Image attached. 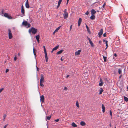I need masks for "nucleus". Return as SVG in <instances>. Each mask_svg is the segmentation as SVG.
I'll return each instance as SVG.
<instances>
[{
  "label": "nucleus",
  "mask_w": 128,
  "mask_h": 128,
  "mask_svg": "<svg viewBox=\"0 0 128 128\" xmlns=\"http://www.w3.org/2000/svg\"><path fill=\"white\" fill-rule=\"evenodd\" d=\"M37 32V29L33 27L31 28L28 30V32L30 34H31V33L34 34H36Z\"/></svg>",
  "instance_id": "nucleus-1"
},
{
  "label": "nucleus",
  "mask_w": 128,
  "mask_h": 128,
  "mask_svg": "<svg viewBox=\"0 0 128 128\" xmlns=\"http://www.w3.org/2000/svg\"><path fill=\"white\" fill-rule=\"evenodd\" d=\"M44 75L41 74L40 75V85L41 86L43 87L44 85L42 84L44 82Z\"/></svg>",
  "instance_id": "nucleus-2"
},
{
  "label": "nucleus",
  "mask_w": 128,
  "mask_h": 128,
  "mask_svg": "<svg viewBox=\"0 0 128 128\" xmlns=\"http://www.w3.org/2000/svg\"><path fill=\"white\" fill-rule=\"evenodd\" d=\"M8 35L9 38L10 39H11L13 37L12 34L10 29H8Z\"/></svg>",
  "instance_id": "nucleus-3"
},
{
  "label": "nucleus",
  "mask_w": 128,
  "mask_h": 128,
  "mask_svg": "<svg viewBox=\"0 0 128 128\" xmlns=\"http://www.w3.org/2000/svg\"><path fill=\"white\" fill-rule=\"evenodd\" d=\"M4 16L9 19H11L12 18V16L8 14L7 13H5L4 14Z\"/></svg>",
  "instance_id": "nucleus-4"
},
{
  "label": "nucleus",
  "mask_w": 128,
  "mask_h": 128,
  "mask_svg": "<svg viewBox=\"0 0 128 128\" xmlns=\"http://www.w3.org/2000/svg\"><path fill=\"white\" fill-rule=\"evenodd\" d=\"M103 30L102 29H101L100 32H99L98 33V37L99 38L101 37V36L102 35L103 33Z\"/></svg>",
  "instance_id": "nucleus-5"
},
{
  "label": "nucleus",
  "mask_w": 128,
  "mask_h": 128,
  "mask_svg": "<svg viewBox=\"0 0 128 128\" xmlns=\"http://www.w3.org/2000/svg\"><path fill=\"white\" fill-rule=\"evenodd\" d=\"M63 16L64 19H66L68 16V12L64 13Z\"/></svg>",
  "instance_id": "nucleus-6"
},
{
  "label": "nucleus",
  "mask_w": 128,
  "mask_h": 128,
  "mask_svg": "<svg viewBox=\"0 0 128 128\" xmlns=\"http://www.w3.org/2000/svg\"><path fill=\"white\" fill-rule=\"evenodd\" d=\"M104 84V82L102 81V80L101 78H100V83L99 84V85L100 86H102Z\"/></svg>",
  "instance_id": "nucleus-7"
},
{
  "label": "nucleus",
  "mask_w": 128,
  "mask_h": 128,
  "mask_svg": "<svg viewBox=\"0 0 128 128\" xmlns=\"http://www.w3.org/2000/svg\"><path fill=\"white\" fill-rule=\"evenodd\" d=\"M81 52V50H79L77 51L76 52H75V56H78L80 54V52Z\"/></svg>",
  "instance_id": "nucleus-8"
},
{
  "label": "nucleus",
  "mask_w": 128,
  "mask_h": 128,
  "mask_svg": "<svg viewBox=\"0 0 128 128\" xmlns=\"http://www.w3.org/2000/svg\"><path fill=\"white\" fill-rule=\"evenodd\" d=\"M40 100L42 102H43L44 101V96L42 95L40 97Z\"/></svg>",
  "instance_id": "nucleus-9"
},
{
  "label": "nucleus",
  "mask_w": 128,
  "mask_h": 128,
  "mask_svg": "<svg viewBox=\"0 0 128 128\" xmlns=\"http://www.w3.org/2000/svg\"><path fill=\"white\" fill-rule=\"evenodd\" d=\"M21 12L22 14H24V8L23 5H22L21 6Z\"/></svg>",
  "instance_id": "nucleus-10"
},
{
  "label": "nucleus",
  "mask_w": 128,
  "mask_h": 128,
  "mask_svg": "<svg viewBox=\"0 0 128 128\" xmlns=\"http://www.w3.org/2000/svg\"><path fill=\"white\" fill-rule=\"evenodd\" d=\"M58 47H59V46L58 45V46H57L55 47L54 48H53L51 51V52L52 53L54 51L56 50L58 48Z\"/></svg>",
  "instance_id": "nucleus-11"
},
{
  "label": "nucleus",
  "mask_w": 128,
  "mask_h": 128,
  "mask_svg": "<svg viewBox=\"0 0 128 128\" xmlns=\"http://www.w3.org/2000/svg\"><path fill=\"white\" fill-rule=\"evenodd\" d=\"M23 25L26 26L28 24V22L26 21H24L23 22L22 24Z\"/></svg>",
  "instance_id": "nucleus-12"
},
{
  "label": "nucleus",
  "mask_w": 128,
  "mask_h": 128,
  "mask_svg": "<svg viewBox=\"0 0 128 128\" xmlns=\"http://www.w3.org/2000/svg\"><path fill=\"white\" fill-rule=\"evenodd\" d=\"M82 21V19L81 18H79L78 20V26H79L81 22Z\"/></svg>",
  "instance_id": "nucleus-13"
},
{
  "label": "nucleus",
  "mask_w": 128,
  "mask_h": 128,
  "mask_svg": "<svg viewBox=\"0 0 128 128\" xmlns=\"http://www.w3.org/2000/svg\"><path fill=\"white\" fill-rule=\"evenodd\" d=\"M96 13V11L92 9L91 10V13L92 15L95 14Z\"/></svg>",
  "instance_id": "nucleus-14"
},
{
  "label": "nucleus",
  "mask_w": 128,
  "mask_h": 128,
  "mask_svg": "<svg viewBox=\"0 0 128 128\" xmlns=\"http://www.w3.org/2000/svg\"><path fill=\"white\" fill-rule=\"evenodd\" d=\"M102 112L104 113L105 112V107L104 106L103 104H102Z\"/></svg>",
  "instance_id": "nucleus-15"
},
{
  "label": "nucleus",
  "mask_w": 128,
  "mask_h": 128,
  "mask_svg": "<svg viewBox=\"0 0 128 128\" xmlns=\"http://www.w3.org/2000/svg\"><path fill=\"white\" fill-rule=\"evenodd\" d=\"M88 40H89V42L90 43V44L91 46H94L93 43L92 42L90 38H88Z\"/></svg>",
  "instance_id": "nucleus-16"
},
{
  "label": "nucleus",
  "mask_w": 128,
  "mask_h": 128,
  "mask_svg": "<svg viewBox=\"0 0 128 128\" xmlns=\"http://www.w3.org/2000/svg\"><path fill=\"white\" fill-rule=\"evenodd\" d=\"M25 5L26 7V8H29L30 6L28 4V2H26Z\"/></svg>",
  "instance_id": "nucleus-17"
},
{
  "label": "nucleus",
  "mask_w": 128,
  "mask_h": 128,
  "mask_svg": "<svg viewBox=\"0 0 128 128\" xmlns=\"http://www.w3.org/2000/svg\"><path fill=\"white\" fill-rule=\"evenodd\" d=\"M45 54L46 61V62H47L48 61V58L47 56V53H45Z\"/></svg>",
  "instance_id": "nucleus-18"
},
{
  "label": "nucleus",
  "mask_w": 128,
  "mask_h": 128,
  "mask_svg": "<svg viewBox=\"0 0 128 128\" xmlns=\"http://www.w3.org/2000/svg\"><path fill=\"white\" fill-rule=\"evenodd\" d=\"M63 51V50H60L58 51L56 53V54H61Z\"/></svg>",
  "instance_id": "nucleus-19"
},
{
  "label": "nucleus",
  "mask_w": 128,
  "mask_h": 128,
  "mask_svg": "<svg viewBox=\"0 0 128 128\" xmlns=\"http://www.w3.org/2000/svg\"><path fill=\"white\" fill-rule=\"evenodd\" d=\"M72 126L74 127H77V126L74 122H73L72 123Z\"/></svg>",
  "instance_id": "nucleus-20"
},
{
  "label": "nucleus",
  "mask_w": 128,
  "mask_h": 128,
  "mask_svg": "<svg viewBox=\"0 0 128 128\" xmlns=\"http://www.w3.org/2000/svg\"><path fill=\"white\" fill-rule=\"evenodd\" d=\"M80 124L82 126H84L86 125V123L84 122L81 121L80 122Z\"/></svg>",
  "instance_id": "nucleus-21"
},
{
  "label": "nucleus",
  "mask_w": 128,
  "mask_h": 128,
  "mask_svg": "<svg viewBox=\"0 0 128 128\" xmlns=\"http://www.w3.org/2000/svg\"><path fill=\"white\" fill-rule=\"evenodd\" d=\"M76 105L77 107L79 108L80 106L79 105V103L78 101H76Z\"/></svg>",
  "instance_id": "nucleus-22"
},
{
  "label": "nucleus",
  "mask_w": 128,
  "mask_h": 128,
  "mask_svg": "<svg viewBox=\"0 0 128 128\" xmlns=\"http://www.w3.org/2000/svg\"><path fill=\"white\" fill-rule=\"evenodd\" d=\"M95 18V16L94 15H92L90 17V18L92 20H94Z\"/></svg>",
  "instance_id": "nucleus-23"
},
{
  "label": "nucleus",
  "mask_w": 128,
  "mask_h": 128,
  "mask_svg": "<svg viewBox=\"0 0 128 128\" xmlns=\"http://www.w3.org/2000/svg\"><path fill=\"white\" fill-rule=\"evenodd\" d=\"M51 118V116H46V119H47L48 120H50V119Z\"/></svg>",
  "instance_id": "nucleus-24"
},
{
  "label": "nucleus",
  "mask_w": 128,
  "mask_h": 128,
  "mask_svg": "<svg viewBox=\"0 0 128 128\" xmlns=\"http://www.w3.org/2000/svg\"><path fill=\"white\" fill-rule=\"evenodd\" d=\"M86 28L88 32L90 33V31L88 27V26L86 25Z\"/></svg>",
  "instance_id": "nucleus-25"
},
{
  "label": "nucleus",
  "mask_w": 128,
  "mask_h": 128,
  "mask_svg": "<svg viewBox=\"0 0 128 128\" xmlns=\"http://www.w3.org/2000/svg\"><path fill=\"white\" fill-rule=\"evenodd\" d=\"M124 100L126 102L128 101V98L126 96H124Z\"/></svg>",
  "instance_id": "nucleus-26"
},
{
  "label": "nucleus",
  "mask_w": 128,
  "mask_h": 128,
  "mask_svg": "<svg viewBox=\"0 0 128 128\" xmlns=\"http://www.w3.org/2000/svg\"><path fill=\"white\" fill-rule=\"evenodd\" d=\"M40 36L39 35H38L36 36V40L39 39Z\"/></svg>",
  "instance_id": "nucleus-27"
},
{
  "label": "nucleus",
  "mask_w": 128,
  "mask_h": 128,
  "mask_svg": "<svg viewBox=\"0 0 128 128\" xmlns=\"http://www.w3.org/2000/svg\"><path fill=\"white\" fill-rule=\"evenodd\" d=\"M103 57L104 58V62H106V61L107 57L106 56H103Z\"/></svg>",
  "instance_id": "nucleus-28"
},
{
  "label": "nucleus",
  "mask_w": 128,
  "mask_h": 128,
  "mask_svg": "<svg viewBox=\"0 0 128 128\" xmlns=\"http://www.w3.org/2000/svg\"><path fill=\"white\" fill-rule=\"evenodd\" d=\"M61 27V26H60L57 28L55 30H56V31L57 32L58 31V30L60 29Z\"/></svg>",
  "instance_id": "nucleus-29"
},
{
  "label": "nucleus",
  "mask_w": 128,
  "mask_h": 128,
  "mask_svg": "<svg viewBox=\"0 0 128 128\" xmlns=\"http://www.w3.org/2000/svg\"><path fill=\"white\" fill-rule=\"evenodd\" d=\"M103 91V90L101 88V89L100 90L99 94H102V92Z\"/></svg>",
  "instance_id": "nucleus-30"
},
{
  "label": "nucleus",
  "mask_w": 128,
  "mask_h": 128,
  "mask_svg": "<svg viewBox=\"0 0 128 128\" xmlns=\"http://www.w3.org/2000/svg\"><path fill=\"white\" fill-rule=\"evenodd\" d=\"M6 114H4V115L3 116V120L4 121L5 120L6 118Z\"/></svg>",
  "instance_id": "nucleus-31"
},
{
  "label": "nucleus",
  "mask_w": 128,
  "mask_h": 128,
  "mask_svg": "<svg viewBox=\"0 0 128 128\" xmlns=\"http://www.w3.org/2000/svg\"><path fill=\"white\" fill-rule=\"evenodd\" d=\"M33 53H34V55L35 56H36V54L35 52V50L34 48H33Z\"/></svg>",
  "instance_id": "nucleus-32"
},
{
  "label": "nucleus",
  "mask_w": 128,
  "mask_h": 128,
  "mask_svg": "<svg viewBox=\"0 0 128 128\" xmlns=\"http://www.w3.org/2000/svg\"><path fill=\"white\" fill-rule=\"evenodd\" d=\"M118 72L119 74H120L121 72V70L120 68H119L118 69Z\"/></svg>",
  "instance_id": "nucleus-33"
},
{
  "label": "nucleus",
  "mask_w": 128,
  "mask_h": 128,
  "mask_svg": "<svg viewBox=\"0 0 128 128\" xmlns=\"http://www.w3.org/2000/svg\"><path fill=\"white\" fill-rule=\"evenodd\" d=\"M44 53L45 54V53H46V49L45 48V46H44Z\"/></svg>",
  "instance_id": "nucleus-34"
},
{
  "label": "nucleus",
  "mask_w": 128,
  "mask_h": 128,
  "mask_svg": "<svg viewBox=\"0 0 128 128\" xmlns=\"http://www.w3.org/2000/svg\"><path fill=\"white\" fill-rule=\"evenodd\" d=\"M106 48H107L108 46V41L107 40L106 41Z\"/></svg>",
  "instance_id": "nucleus-35"
},
{
  "label": "nucleus",
  "mask_w": 128,
  "mask_h": 128,
  "mask_svg": "<svg viewBox=\"0 0 128 128\" xmlns=\"http://www.w3.org/2000/svg\"><path fill=\"white\" fill-rule=\"evenodd\" d=\"M62 0H59L58 2V4H60L61 2H62Z\"/></svg>",
  "instance_id": "nucleus-36"
},
{
  "label": "nucleus",
  "mask_w": 128,
  "mask_h": 128,
  "mask_svg": "<svg viewBox=\"0 0 128 128\" xmlns=\"http://www.w3.org/2000/svg\"><path fill=\"white\" fill-rule=\"evenodd\" d=\"M112 111L111 110H110V114L111 116H112Z\"/></svg>",
  "instance_id": "nucleus-37"
},
{
  "label": "nucleus",
  "mask_w": 128,
  "mask_h": 128,
  "mask_svg": "<svg viewBox=\"0 0 128 128\" xmlns=\"http://www.w3.org/2000/svg\"><path fill=\"white\" fill-rule=\"evenodd\" d=\"M4 90L3 88H2L0 89V93L1 92L2 90Z\"/></svg>",
  "instance_id": "nucleus-38"
},
{
  "label": "nucleus",
  "mask_w": 128,
  "mask_h": 128,
  "mask_svg": "<svg viewBox=\"0 0 128 128\" xmlns=\"http://www.w3.org/2000/svg\"><path fill=\"white\" fill-rule=\"evenodd\" d=\"M64 90H67V88L66 87H64Z\"/></svg>",
  "instance_id": "nucleus-39"
},
{
  "label": "nucleus",
  "mask_w": 128,
  "mask_h": 128,
  "mask_svg": "<svg viewBox=\"0 0 128 128\" xmlns=\"http://www.w3.org/2000/svg\"><path fill=\"white\" fill-rule=\"evenodd\" d=\"M14 60L15 61H16L17 59V57H16V56H15L14 57Z\"/></svg>",
  "instance_id": "nucleus-40"
},
{
  "label": "nucleus",
  "mask_w": 128,
  "mask_h": 128,
  "mask_svg": "<svg viewBox=\"0 0 128 128\" xmlns=\"http://www.w3.org/2000/svg\"><path fill=\"white\" fill-rule=\"evenodd\" d=\"M60 4H58V6H57V7H56L57 9H58V8L59 7V6H60Z\"/></svg>",
  "instance_id": "nucleus-41"
},
{
  "label": "nucleus",
  "mask_w": 128,
  "mask_h": 128,
  "mask_svg": "<svg viewBox=\"0 0 128 128\" xmlns=\"http://www.w3.org/2000/svg\"><path fill=\"white\" fill-rule=\"evenodd\" d=\"M89 14L88 12V11H87L86 13H85V14L86 15L88 14Z\"/></svg>",
  "instance_id": "nucleus-42"
},
{
  "label": "nucleus",
  "mask_w": 128,
  "mask_h": 128,
  "mask_svg": "<svg viewBox=\"0 0 128 128\" xmlns=\"http://www.w3.org/2000/svg\"><path fill=\"white\" fill-rule=\"evenodd\" d=\"M59 120V119H57L55 121L56 122H58Z\"/></svg>",
  "instance_id": "nucleus-43"
},
{
  "label": "nucleus",
  "mask_w": 128,
  "mask_h": 128,
  "mask_svg": "<svg viewBox=\"0 0 128 128\" xmlns=\"http://www.w3.org/2000/svg\"><path fill=\"white\" fill-rule=\"evenodd\" d=\"M63 56L61 58L60 60L61 61H62L64 60V59L62 58Z\"/></svg>",
  "instance_id": "nucleus-44"
},
{
  "label": "nucleus",
  "mask_w": 128,
  "mask_h": 128,
  "mask_svg": "<svg viewBox=\"0 0 128 128\" xmlns=\"http://www.w3.org/2000/svg\"><path fill=\"white\" fill-rule=\"evenodd\" d=\"M72 25H71L70 26V31L71 29H72Z\"/></svg>",
  "instance_id": "nucleus-45"
},
{
  "label": "nucleus",
  "mask_w": 128,
  "mask_h": 128,
  "mask_svg": "<svg viewBox=\"0 0 128 128\" xmlns=\"http://www.w3.org/2000/svg\"><path fill=\"white\" fill-rule=\"evenodd\" d=\"M9 71V70H8V69H6V73L8 72Z\"/></svg>",
  "instance_id": "nucleus-46"
},
{
  "label": "nucleus",
  "mask_w": 128,
  "mask_h": 128,
  "mask_svg": "<svg viewBox=\"0 0 128 128\" xmlns=\"http://www.w3.org/2000/svg\"><path fill=\"white\" fill-rule=\"evenodd\" d=\"M106 33H104L103 34V36L104 37H106Z\"/></svg>",
  "instance_id": "nucleus-47"
},
{
  "label": "nucleus",
  "mask_w": 128,
  "mask_h": 128,
  "mask_svg": "<svg viewBox=\"0 0 128 128\" xmlns=\"http://www.w3.org/2000/svg\"><path fill=\"white\" fill-rule=\"evenodd\" d=\"M7 126H8V124H6V125H5V126H4V128H6V127Z\"/></svg>",
  "instance_id": "nucleus-48"
},
{
  "label": "nucleus",
  "mask_w": 128,
  "mask_h": 128,
  "mask_svg": "<svg viewBox=\"0 0 128 128\" xmlns=\"http://www.w3.org/2000/svg\"><path fill=\"white\" fill-rule=\"evenodd\" d=\"M66 12H68L66 11V9H65V10H64V13H66Z\"/></svg>",
  "instance_id": "nucleus-49"
},
{
  "label": "nucleus",
  "mask_w": 128,
  "mask_h": 128,
  "mask_svg": "<svg viewBox=\"0 0 128 128\" xmlns=\"http://www.w3.org/2000/svg\"><path fill=\"white\" fill-rule=\"evenodd\" d=\"M114 56L116 57L117 56V54H116V53H115L114 54Z\"/></svg>",
  "instance_id": "nucleus-50"
},
{
  "label": "nucleus",
  "mask_w": 128,
  "mask_h": 128,
  "mask_svg": "<svg viewBox=\"0 0 128 128\" xmlns=\"http://www.w3.org/2000/svg\"><path fill=\"white\" fill-rule=\"evenodd\" d=\"M106 5V4L105 3L102 6V7L103 8H104L105 6V5Z\"/></svg>",
  "instance_id": "nucleus-51"
},
{
  "label": "nucleus",
  "mask_w": 128,
  "mask_h": 128,
  "mask_svg": "<svg viewBox=\"0 0 128 128\" xmlns=\"http://www.w3.org/2000/svg\"><path fill=\"white\" fill-rule=\"evenodd\" d=\"M28 26L29 27L30 26V24H28Z\"/></svg>",
  "instance_id": "nucleus-52"
},
{
  "label": "nucleus",
  "mask_w": 128,
  "mask_h": 128,
  "mask_svg": "<svg viewBox=\"0 0 128 128\" xmlns=\"http://www.w3.org/2000/svg\"><path fill=\"white\" fill-rule=\"evenodd\" d=\"M56 32H57L56 31V30H55L53 33V34H54Z\"/></svg>",
  "instance_id": "nucleus-53"
},
{
  "label": "nucleus",
  "mask_w": 128,
  "mask_h": 128,
  "mask_svg": "<svg viewBox=\"0 0 128 128\" xmlns=\"http://www.w3.org/2000/svg\"><path fill=\"white\" fill-rule=\"evenodd\" d=\"M37 41V42L38 43L40 42V40L39 39L36 40Z\"/></svg>",
  "instance_id": "nucleus-54"
},
{
  "label": "nucleus",
  "mask_w": 128,
  "mask_h": 128,
  "mask_svg": "<svg viewBox=\"0 0 128 128\" xmlns=\"http://www.w3.org/2000/svg\"><path fill=\"white\" fill-rule=\"evenodd\" d=\"M69 0H67V3H66V4H68V1H69Z\"/></svg>",
  "instance_id": "nucleus-55"
},
{
  "label": "nucleus",
  "mask_w": 128,
  "mask_h": 128,
  "mask_svg": "<svg viewBox=\"0 0 128 128\" xmlns=\"http://www.w3.org/2000/svg\"><path fill=\"white\" fill-rule=\"evenodd\" d=\"M36 66V68H37V71H38V67H37V66Z\"/></svg>",
  "instance_id": "nucleus-56"
},
{
  "label": "nucleus",
  "mask_w": 128,
  "mask_h": 128,
  "mask_svg": "<svg viewBox=\"0 0 128 128\" xmlns=\"http://www.w3.org/2000/svg\"><path fill=\"white\" fill-rule=\"evenodd\" d=\"M70 76L69 75H68L66 76V78H68V77H69Z\"/></svg>",
  "instance_id": "nucleus-57"
},
{
  "label": "nucleus",
  "mask_w": 128,
  "mask_h": 128,
  "mask_svg": "<svg viewBox=\"0 0 128 128\" xmlns=\"http://www.w3.org/2000/svg\"><path fill=\"white\" fill-rule=\"evenodd\" d=\"M26 2H28V0H26Z\"/></svg>",
  "instance_id": "nucleus-58"
},
{
  "label": "nucleus",
  "mask_w": 128,
  "mask_h": 128,
  "mask_svg": "<svg viewBox=\"0 0 128 128\" xmlns=\"http://www.w3.org/2000/svg\"><path fill=\"white\" fill-rule=\"evenodd\" d=\"M87 38L88 40V38H89L88 36H87Z\"/></svg>",
  "instance_id": "nucleus-59"
},
{
  "label": "nucleus",
  "mask_w": 128,
  "mask_h": 128,
  "mask_svg": "<svg viewBox=\"0 0 128 128\" xmlns=\"http://www.w3.org/2000/svg\"><path fill=\"white\" fill-rule=\"evenodd\" d=\"M110 127H111V125L110 124Z\"/></svg>",
  "instance_id": "nucleus-60"
},
{
  "label": "nucleus",
  "mask_w": 128,
  "mask_h": 128,
  "mask_svg": "<svg viewBox=\"0 0 128 128\" xmlns=\"http://www.w3.org/2000/svg\"><path fill=\"white\" fill-rule=\"evenodd\" d=\"M121 76H122V75H120V77H119V78H121Z\"/></svg>",
  "instance_id": "nucleus-61"
},
{
  "label": "nucleus",
  "mask_w": 128,
  "mask_h": 128,
  "mask_svg": "<svg viewBox=\"0 0 128 128\" xmlns=\"http://www.w3.org/2000/svg\"><path fill=\"white\" fill-rule=\"evenodd\" d=\"M18 56H20V53H18Z\"/></svg>",
  "instance_id": "nucleus-62"
},
{
  "label": "nucleus",
  "mask_w": 128,
  "mask_h": 128,
  "mask_svg": "<svg viewBox=\"0 0 128 128\" xmlns=\"http://www.w3.org/2000/svg\"><path fill=\"white\" fill-rule=\"evenodd\" d=\"M103 40V42H105V40Z\"/></svg>",
  "instance_id": "nucleus-63"
},
{
  "label": "nucleus",
  "mask_w": 128,
  "mask_h": 128,
  "mask_svg": "<svg viewBox=\"0 0 128 128\" xmlns=\"http://www.w3.org/2000/svg\"><path fill=\"white\" fill-rule=\"evenodd\" d=\"M3 11H2V14H3Z\"/></svg>",
  "instance_id": "nucleus-64"
}]
</instances>
